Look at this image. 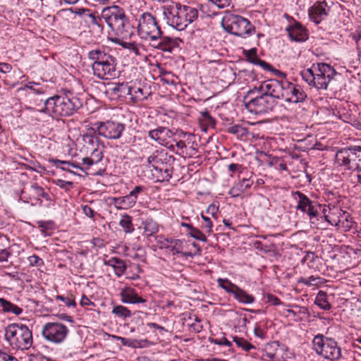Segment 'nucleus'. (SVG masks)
<instances>
[{"instance_id": "f257e3e1", "label": "nucleus", "mask_w": 361, "mask_h": 361, "mask_svg": "<svg viewBox=\"0 0 361 361\" xmlns=\"http://www.w3.org/2000/svg\"><path fill=\"white\" fill-rule=\"evenodd\" d=\"M277 79L268 80L264 89L274 98L287 103H302L307 98L303 88L287 80V75L281 71H276Z\"/></svg>"}, {"instance_id": "f03ea898", "label": "nucleus", "mask_w": 361, "mask_h": 361, "mask_svg": "<svg viewBox=\"0 0 361 361\" xmlns=\"http://www.w3.org/2000/svg\"><path fill=\"white\" fill-rule=\"evenodd\" d=\"M163 15L167 25L178 30H183L197 19L198 11L193 7L176 4L164 6Z\"/></svg>"}, {"instance_id": "7ed1b4c3", "label": "nucleus", "mask_w": 361, "mask_h": 361, "mask_svg": "<svg viewBox=\"0 0 361 361\" xmlns=\"http://www.w3.org/2000/svg\"><path fill=\"white\" fill-rule=\"evenodd\" d=\"M102 18L117 35L130 38L133 33V27L126 15L123 8L113 6L104 8Z\"/></svg>"}, {"instance_id": "20e7f679", "label": "nucleus", "mask_w": 361, "mask_h": 361, "mask_svg": "<svg viewBox=\"0 0 361 361\" xmlns=\"http://www.w3.org/2000/svg\"><path fill=\"white\" fill-rule=\"evenodd\" d=\"M336 75L335 69L325 63L313 64L311 68L301 73L302 79L318 90H326Z\"/></svg>"}, {"instance_id": "39448f33", "label": "nucleus", "mask_w": 361, "mask_h": 361, "mask_svg": "<svg viewBox=\"0 0 361 361\" xmlns=\"http://www.w3.org/2000/svg\"><path fill=\"white\" fill-rule=\"evenodd\" d=\"M80 106L78 98L67 94L49 97L44 102L45 111L53 117L69 116Z\"/></svg>"}, {"instance_id": "423d86ee", "label": "nucleus", "mask_w": 361, "mask_h": 361, "mask_svg": "<svg viewBox=\"0 0 361 361\" xmlns=\"http://www.w3.org/2000/svg\"><path fill=\"white\" fill-rule=\"evenodd\" d=\"M5 339L16 350H27L33 343L32 333L22 324H10L5 328Z\"/></svg>"}, {"instance_id": "0eeeda50", "label": "nucleus", "mask_w": 361, "mask_h": 361, "mask_svg": "<svg viewBox=\"0 0 361 361\" xmlns=\"http://www.w3.org/2000/svg\"><path fill=\"white\" fill-rule=\"evenodd\" d=\"M221 25L228 33L243 38L249 37L255 33V27L251 23L238 15H226L221 20Z\"/></svg>"}, {"instance_id": "6e6552de", "label": "nucleus", "mask_w": 361, "mask_h": 361, "mask_svg": "<svg viewBox=\"0 0 361 361\" xmlns=\"http://www.w3.org/2000/svg\"><path fill=\"white\" fill-rule=\"evenodd\" d=\"M312 348L318 355L330 361H338L342 357L338 343L323 334H319L314 337Z\"/></svg>"}, {"instance_id": "1a4fd4ad", "label": "nucleus", "mask_w": 361, "mask_h": 361, "mask_svg": "<svg viewBox=\"0 0 361 361\" xmlns=\"http://www.w3.org/2000/svg\"><path fill=\"white\" fill-rule=\"evenodd\" d=\"M137 33L142 39L157 42L163 32L152 13L145 12L138 18Z\"/></svg>"}, {"instance_id": "9d476101", "label": "nucleus", "mask_w": 361, "mask_h": 361, "mask_svg": "<svg viewBox=\"0 0 361 361\" xmlns=\"http://www.w3.org/2000/svg\"><path fill=\"white\" fill-rule=\"evenodd\" d=\"M336 163L345 170L361 171V147L355 145L338 150Z\"/></svg>"}, {"instance_id": "9b49d317", "label": "nucleus", "mask_w": 361, "mask_h": 361, "mask_svg": "<svg viewBox=\"0 0 361 361\" xmlns=\"http://www.w3.org/2000/svg\"><path fill=\"white\" fill-rule=\"evenodd\" d=\"M268 80L263 82L259 87L262 94L250 99L245 104L246 109L255 114H263L271 111L276 106L275 99L264 87L267 86Z\"/></svg>"}, {"instance_id": "f8f14e48", "label": "nucleus", "mask_w": 361, "mask_h": 361, "mask_svg": "<svg viewBox=\"0 0 361 361\" xmlns=\"http://www.w3.org/2000/svg\"><path fill=\"white\" fill-rule=\"evenodd\" d=\"M126 125L118 121L108 120L104 122H97L94 124L92 130L98 135L109 140H118L121 138Z\"/></svg>"}, {"instance_id": "ddd939ff", "label": "nucleus", "mask_w": 361, "mask_h": 361, "mask_svg": "<svg viewBox=\"0 0 361 361\" xmlns=\"http://www.w3.org/2000/svg\"><path fill=\"white\" fill-rule=\"evenodd\" d=\"M68 334L67 326L59 322L47 323L42 331V336L47 341L56 344L62 343Z\"/></svg>"}, {"instance_id": "4468645a", "label": "nucleus", "mask_w": 361, "mask_h": 361, "mask_svg": "<svg viewBox=\"0 0 361 361\" xmlns=\"http://www.w3.org/2000/svg\"><path fill=\"white\" fill-rule=\"evenodd\" d=\"M116 60L114 56L105 60L98 66H91L93 75L101 80H110L118 76Z\"/></svg>"}, {"instance_id": "2eb2a0df", "label": "nucleus", "mask_w": 361, "mask_h": 361, "mask_svg": "<svg viewBox=\"0 0 361 361\" xmlns=\"http://www.w3.org/2000/svg\"><path fill=\"white\" fill-rule=\"evenodd\" d=\"M22 198L26 202H31L32 204L42 205L41 198H44L47 202H52L51 195L46 192L43 188L37 183L31 185L29 188L22 190Z\"/></svg>"}, {"instance_id": "dca6fc26", "label": "nucleus", "mask_w": 361, "mask_h": 361, "mask_svg": "<svg viewBox=\"0 0 361 361\" xmlns=\"http://www.w3.org/2000/svg\"><path fill=\"white\" fill-rule=\"evenodd\" d=\"M174 161V157L166 152L164 157V161H161L152 171V175L157 181L169 180L172 177Z\"/></svg>"}, {"instance_id": "f3484780", "label": "nucleus", "mask_w": 361, "mask_h": 361, "mask_svg": "<svg viewBox=\"0 0 361 361\" xmlns=\"http://www.w3.org/2000/svg\"><path fill=\"white\" fill-rule=\"evenodd\" d=\"M295 196L298 197L296 209L304 213H307L310 219L316 217L321 209V204L310 200L307 195L300 191H296Z\"/></svg>"}, {"instance_id": "a211bd4d", "label": "nucleus", "mask_w": 361, "mask_h": 361, "mask_svg": "<svg viewBox=\"0 0 361 361\" xmlns=\"http://www.w3.org/2000/svg\"><path fill=\"white\" fill-rule=\"evenodd\" d=\"M330 11V6L326 1L315 2L308 10L310 18L316 24L324 20Z\"/></svg>"}, {"instance_id": "6ab92c4d", "label": "nucleus", "mask_w": 361, "mask_h": 361, "mask_svg": "<svg viewBox=\"0 0 361 361\" xmlns=\"http://www.w3.org/2000/svg\"><path fill=\"white\" fill-rule=\"evenodd\" d=\"M173 135V132L165 127H158L148 132V135L152 140L167 147H173V145L169 146V139L171 138Z\"/></svg>"}, {"instance_id": "aec40b11", "label": "nucleus", "mask_w": 361, "mask_h": 361, "mask_svg": "<svg viewBox=\"0 0 361 361\" xmlns=\"http://www.w3.org/2000/svg\"><path fill=\"white\" fill-rule=\"evenodd\" d=\"M286 30L292 41L302 42L308 39L307 30L298 22H294L293 25L288 26Z\"/></svg>"}, {"instance_id": "412c9836", "label": "nucleus", "mask_w": 361, "mask_h": 361, "mask_svg": "<svg viewBox=\"0 0 361 361\" xmlns=\"http://www.w3.org/2000/svg\"><path fill=\"white\" fill-rule=\"evenodd\" d=\"M159 42L157 44H154V47L157 49L161 50L165 52H172V51L178 47L180 44L183 41L178 38H173L167 36H161Z\"/></svg>"}, {"instance_id": "4be33fe9", "label": "nucleus", "mask_w": 361, "mask_h": 361, "mask_svg": "<svg viewBox=\"0 0 361 361\" xmlns=\"http://www.w3.org/2000/svg\"><path fill=\"white\" fill-rule=\"evenodd\" d=\"M119 295L123 303L138 304L145 303L147 301L139 296L137 291L130 286H126L121 289Z\"/></svg>"}, {"instance_id": "5701e85b", "label": "nucleus", "mask_w": 361, "mask_h": 361, "mask_svg": "<svg viewBox=\"0 0 361 361\" xmlns=\"http://www.w3.org/2000/svg\"><path fill=\"white\" fill-rule=\"evenodd\" d=\"M112 56L104 47L93 49L87 53L88 59L92 61L91 66H98Z\"/></svg>"}, {"instance_id": "b1692460", "label": "nucleus", "mask_w": 361, "mask_h": 361, "mask_svg": "<svg viewBox=\"0 0 361 361\" xmlns=\"http://www.w3.org/2000/svg\"><path fill=\"white\" fill-rule=\"evenodd\" d=\"M141 228L143 229L142 235L148 240L159 232V225L152 219H147L142 221Z\"/></svg>"}, {"instance_id": "393cba45", "label": "nucleus", "mask_w": 361, "mask_h": 361, "mask_svg": "<svg viewBox=\"0 0 361 361\" xmlns=\"http://www.w3.org/2000/svg\"><path fill=\"white\" fill-rule=\"evenodd\" d=\"M343 212V210L340 207L335 206L330 207L329 206L326 207L324 205L322 209L326 221L331 226H335Z\"/></svg>"}, {"instance_id": "a878e982", "label": "nucleus", "mask_w": 361, "mask_h": 361, "mask_svg": "<svg viewBox=\"0 0 361 361\" xmlns=\"http://www.w3.org/2000/svg\"><path fill=\"white\" fill-rule=\"evenodd\" d=\"M147 98V92H144L140 83L129 82V99L134 102L142 101Z\"/></svg>"}, {"instance_id": "bb28decb", "label": "nucleus", "mask_w": 361, "mask_h": 361, "mask_svg": "<svg viewBox=\"0 0 361 361\" xmlns=\"http://www.w3.org/2000/svg\"><path fill=\"white\" fill-rule=\"evenodd\" d=\"M164 149L155 150L146 159V166L152 172L153 170L157 167L161 161H164V157L166 154Z\"/></svg>"}, {"instance_id": "cd10ccee", "label": "nucleus", "mask_w": 361, "mask_h": 361, "mask_svg": "<svg viewBox=\"0 0 361 361\" xmlns=\"http://www.w3.org/2000/svg\"><path fill=\"white\" fill-rule=\"evenodd\" d=\"M104 264L112 267L117 276H121L127 268L126 262L123 259L115 257L104 260Z\"/></svg>"}, {"instance_id": "c85d7f7f", "label": "nucleus", "mask_w": 361, "mask_h": 361, "mask_svg": "<svg viewBox=\"0 0 361 361\" xmlns=\"http://www.w3.org/2000/svg\"><path fill=\"white\" fill-rule=\"evenodd\" d=\"M112 203L118 209H128L134 207L136 203L135 197H133L130 194L118 197H114Z\"/></svg>"}, {"instance_id": "c756f323", "label": "nucleus", "mask_w": 361, "mask_h": 361, "mask_svg": "<svg viewBox=\"0 0 361 361\" xmlns=\"http://www.w3.org/2000/svg\"><path fill=\"white\" fill-rule=\"evenodd\" d=\"M261 357L264 361H279V349L273 343L267 344L264 346Z\"/></svg>"}, {"instance_id": "7c9ffc66", "label": "nucleus", "mask_w": 361, "mask_h": 361, "mask_svg": "<svg viewBox=\"0 0 361 361\" xmlns=\"http://www.w3.org/2000/svg\"><path fill=\"white\" fill-rule=\"evenodd\" d=\"M353 223L354 222L350 214L348 212L343 211L341 213L339 219L337 220L335 226L343 231H348L352 228Z\"/></svg>"}, {"instance_id": "2f4dec72", "label": "nucleus", "mask_w": 361, "mask_h": 361, "mask_svg": "<svg viewBox=\"0 0 361 361\" xmlns=\"http://www.w3.org/2000/svg\"><path fill=\"white\" fill-rule=\"evenodd\" d=\"M111 91L115 97L122 99H126L129 97V82L116 83Z\"/></svg>"}, {"instance_id": "473e14b6", "label": "nucleus", "mask_w": 361, "mask_h": 361, "mask_svg": "<svg viewBox=\"0 0 361 361\" xmlns=\"http://www.w3.org/2000/svg\"><path fill=\"white\" fill-rule=\"evenodd\" d=\"M234 298L240 303L251 304L255 301V297L248 294L239 286L235 287V290L233 293Z\"/></svg>"}, {"instance_id": "72a5a7b5", "label": "nucleus", "mask_w": 361, "mask_h": 361, "mask_svg": "<svg viewBox=\"0 0 361 361\" xmlns=\"http://www.w3.org/2000/svg\"><path fill=\"white\" fill-rule=\"evenodd\" d=\"M82 142L84 143V147L90 149V151L94 148L103 145L98 137L91 133L84 134L82 135Z\"/></svg>"}, {"instance_id": "f704fd0d", "label": "nucleus", "mask_w": 361, "mask_h": 361, "mask_svg": "<svg viewBox=\"0 0 361 361\" xmlns=\"http://www.w3.org/2000/svg\"><path fill=\"white\" fill-rule=\"evenodd\" d=\"M0 305L4 312H10L16 315H20L23 312L22 308L4 298H0Z\"/></svg>"}, {"instance_id": "c9c22d12", "label": "nucleus", "mask_w": 361, "mask_h": 361, "mask_svg": "<svg viewBox=\"0 0 361 361\" xmlns=\"http://www.w3.org/2000/svg\"><path fill=\"white\" fill-rule=\"evenodd\" d=\"M227 132L235 135L238 139L240 140L245 139L248 134L247 129L241 125H233L230 126L228 128Z\"/></svg>"}, {"instance_id": "e433bc0d", "label": "nucleus", "mask_w": 361, "mask_h": 361, "mask_svg": "<svg viewBox=\"0 0 361 361\" xmlns=\"http://www.w3.org/2000/svg\"><path fill=\"white\" fill-rule=\"evenodd\" d=\"M169 249L172 252L173 255L180 254L184 257L192 256V255L190 252H183V243L180 240L173 239V241L171 244V247Z\"/></svg>"}, {"instance_id": "4c0bfd02", "label": "nucleus", "mask_w": 361, "mask_h": 361, "mask_svg": "<svg viewBox=\"0 0 361 361\" xmlns=\"http://www.w3.org/2000/svg\"><path fill=\"white\" fill-rule=\"evenodd\" d=\"M119 225L126 233H132L135 230L132 222V217L128 214L122 216L119 221Z\"/></svg>"}, {"instance_id": "58836bf2", "label": "nucleus", "mask_w": 361, "mask_h": 361, "mask_svg": "<svg viewBox=\"0 0 361 361\" xmlns=\"http://www.w3.org/2000/svg\"><path fill=\"white\" fill-rule=\"evenodd\" d=\"M249 59L252 63L259 66L265 71L272 72L276 76V71H280L279 70H276L274 68H273L269 63L258 58L255 54L253 56V57L250 56Z\"/></svg>"}, {"instance_id": "ea45409f", "label": "nucleus", "mask_w": 361, "mask_h": 361, "mask_svg": "<svg viewBox=\"0 0 361 361\" xmlns=\"http://www.w3.org/2000/svg\"><path fill=\"white\" fill-rule=\"evenodd\" d=\"M218 286L224 289L227 293L233 295V292L235 290V287H238L237 285L233 283L227 279H221L219 278L217 280Z\"/></svg>"}, {"instance_id": "a19ab883", "label": "nucleus", "mask_w": 361, "mask_h": 361, "mask_svg": "<svg viewBox=\"0 0 361 361\" xmlns=\"http://www.w3.org/2000/svg\"><path fill=\"white\" fill-rule=\"evenodd\" d=\"M315 304L324 310L331 309V305L326 300V294L325 292L320 290L315 299Z\"/></svg>"}, {"instance_id": "79ce46f5", "label": "nucleus", "mask_w": 361, "mask_h": 361, "mask_svg": "<svg viewBox=\"0 0 361 361\" xmlns=\"http://www.w3.org/2000/svg\"><path fill=\"white\" fill-rule=\"evenodd\" d=\"M233 342L235 343L236 345L238 348H242V350L248 352L252 349H255V346H254L252 344L249 343L247 340H245L243 338H240L238 336H233Z\"/></svg>"}, {"instance_id": "37998d69", "label": "nucleus", "mask_w": 361, "mask_h": 361, "mask_svg": "<svg viewBox=\"0 0 361 361\" xmlns=\"http://www.w3.org/2000/svg\"><path fill=\"white\" fill-rule=\"evenodd\" d=\"M113 340L120 341L122 345L124 346L131 348L142 347L141 345V341H139L136 339H128L121 336H113Z\"/></svg>"}, {"instance_id": "c03bdc74", "label": "nucleus", "mask_w": 361, "mask_h": 361, "mask_svg": "<svg viewBox=\"0 0 361 361\" xmlns=\"http://www.w3.org/2000/svg\"><path fill=\"white\" fill-rule=\"evenodd\" d=\"M112 313L123 319H126L131 316L130 311L127 307L122 305L115 306L112 310Z\"/></svg>"}, {"instance_id": "a18cd8bd", "label": "nucleus", "mask_w": 361, "mask_h": 361, "mask_svg": "<svg viewBox=\"0 0 361 361\" xmlns=\"http://www.w3.org/2000/svg\"><path fill=\"white\" fill-rule=\"evenodd\" d=\"M90 23L92 25V28L96 30L98 32H102L103 25L102 24V18L95 16L94 13L89 14Z\"/></svg>"}, {"instance_id": "49530a36", "label": "nucleus", "mask_w": 361, "mask_h": 361, "mask_svg": "<svg viewBox=\"0 0 361 361\" xmlns=\"http://www.w3.org/2000/svg\"><path fill=\"white\" fill-rule=\"evenodd\" d=\"M159 77L161 80L167 85H173L176 83L173 75L169 71L159 69Z\"/></svg>"}, {"instance_id": "de8ad7c7", "label": "nucleus", "mask_w": 361, "mask_h": 361, "mask_svg": "<svg viewBox=\"0 0 361 361\" xmlns=\"http://www.w3.org/2000/svg\"><path fill=\"white\" fill-rule=\"evenodd\" d=\"M322 278L315 277L314 276H311L307 278L301 277L298 280L299 283H303L307 286H317L321 283Z\"/></svg>"}, {"instance_id": "09e8293b", "label": "nucleus", "mask_w": 361, "mask_h": 361, "mask_svg": "<svg viewBox=\"0 0 361 361\" xmlns=\"http://www.w3.org/2000/svg\"><path fill=\"white\" fill-rule=\"evenodd\" d=\"M103 148L104 145L100 147H97L90 150L91 158L93 159L94 164H97L103 158Z\"/></svg>"}, {"instance_id": "8fccbe9b", "label": "nucleus", "mask_w": 361, "mask_h": 361, "mask_svg": "<svg viewBox=\"0 0 361 361\" xmlns=\"http://www.w3.org/2000/svg\"><path fill=\"white\" fill-rule=\"evenodd\" d=\"M51 162H53L56 167H60L63 170H68V169L65 167L60 166L61 164L66 165L68 166H72L73 168L78 169H80L81 171H84V168L80 166L78 164H76L75 162H71V161H61L59 159H53V160H51Z\"/></svg>"}, {"instance_id": "3c124183", "label": "nucleus", "mask_w": 361, "mask_h": 361, "mask_svg": "<svg viewBox=\"0 0 361 361\" xmlns=\"http://www.w3.org/2000/svg\"><path fill=\"white\" fill-rule=\"evenodd\" d=\"M147 188L144 185H136L130 192V195L135 197V200L137 202L140 195H147Z\"/></svg>"}, {"instance_id": "603ef678", "label": "nucleus", "mask_w": 361, "mask_h": 361, "mask_svg": "<svg viewBox=\"0 0 361 361\" xmlns=\"http://www.w3.org/2000/svg\"><path fill=\"white\" fill-rule=\"evenodd\" d=\"M155 239L160 249H169L173 238H164L162 236H156Z\"/></svg>"}, {"instance_id": "864d4df0", "label": "nucleus", "mask_w": 361, "mask_h": 361, "mask_svg": "<svg viewBox=\"0 0 361 361\" xmlns=\"http://www.w3.org/2000/svg\"><path fill=\"white\" fill-rule=\"evenodd\" d=\"M188 234L196 240L207 242V237L205 235L197 228L194 227L191 231H188Z\"/></svg>"}, {"instance_id": "5fc2aeb1", "label": "nucleus", "mask_w": 361, "mask_h": 361, "mask_svg": "<svg viewBox=\"0 0 361 361\" xmlns=\"http://www.w3.org/2000/svg\"><path fill=\"white\" fill-rule=\"evenodd\" d=\"M29 265L31 267H41L44 264V260L36 255L27 257Z\"/></svg>"}, {"instance_id": "6e6d98bb", "label": "nucleus", "mask_w": 361, "mask_h": 361, "mask_svg": "<svg viewBox=\"0 0 361 361\" xmlns=\"http://www.w3.org/2000/svg\"><path fill=\"white\" fill-rule=\"evenodd\" d=\"M235 184L240 189L242 192L244 193L252 186L253 180L250 178H243Z\"/></svg>"}, {"instance_id": "4d7b16f0", "label": "nucleus", "mask_w": 361, "mask_h": 361, "mask_svg": "<svg viewBox=\"0 0 361 361\" xmlns=\"http://www.w3.org/2000/svg\"><path fill=\"white\" fill-rule=\"evenodd\" d=\"M209 341L212 343H215L220 345H224L227 346H231L232 345L231 342L229 341L226 337H223L221 339H216L209 337Z\"/></svg>"}, {"instance_id": "13d9d810", "label": "nucleus", "mask_w": 361, "mask_h": 361, "mask_svg": "<svg viewBox=\"0 0 361 361\" xmlns=\"http://www.w3.org/2000/svg\"><path fill=\"white\" fill-rule=\"evenodd\" d=\"M56 300L63 301L67 307H75L76 303L75 300L68 297H64L63 295H57Z\"/></svg>"}, {"instance_id": "bf43d9fd", "label": "nucleus", "mask_w": 361, "mask_h": 361, "mask_svg": "<svg viewBox=\"0 0 361 361\" xmlns=\"http://www.w3.org/2000/svg\"><path fill=\"white\" fill-rule=\"evenodd\" d=\"M202 219L204 221L205 224L203 226V228L207 229V232L210 233L212 231L213 224L210 219V218L204 216L203 214H201Z\"/></svg>"}, {"instance_id": "052dcab7", "label": "nucleus", "mask_w": 361, "mask_h": 361, "mask_svg": "<svg viewBox=\"0 0 361 361\" xmlns=\"http://www.w3.org/2000/svg\"><path fill=\"white\" fill-rule=\"evenodd\" d=\"M11 255V252L8 251L7 247L0 249V262H6Z\"/></svg>"}, {"instance_id": "680f3d73", "label": "nucleus", "mask_w": 361, "mask_h": 361, "mask_svg": "<svg viewBox=\"0 0 361 361\" xmlns=\"http://www.w3.org/2000/svg\"><path fill=\"white\" fill-rule=\"evenodd\" d=\"M219 8L227 7L231 4V0H209Z\"/></svg>"}, {"instance_id": "e2e57ef3", "label": "nucleus", "mask_w": 361, "mask_h": 361, "mask_svg": "<svg viewBox=\"0 0 361 361\" xmlns=\"http://www.w3.org/2000/svg\"><path fill=\"white\" fill-rule=\"evenodd\" d=\"M29 361H54V360H52L50 358L45 357L41 354H37V355H32L29 358Z\"/></svg>"}, {"instance_id": "0e129e2a", "label": "nucleus", "mask_w": 361, "mask_h": 361, "mask_svg": "<svg viewBox=\"0 0 361 361\" xmlns=\"http://www.w3.org/2000/svg\"><path fill=\"white\" fill-rule=\"evenodd\" d=\"M83 213L89 218L93 219L95 214L94 211L88 205L82 206Z\"/></svg>"}, {"instance_id": "69168bd1", "label": "nucleus", "mask_w": 361, "mask_h": 361, "mask_svg": "<svg viewBox=\"0 0 361 361\" xmlns=\"http://www.w3.org/2000/svg\"><path fill=\"white\" fill-rule=\"evenodd\" d=\"M228 193L233 197H239L243 194L240 189L235 184L229 190Z\"/></svg>"}, {"instance_id": "338daca9", "label": "nucleus", "mask_w": 361, "mask_h": 361, "mask_svg": "<svg viewBox=\"0 0 361 361\" xmlns=\"http://www.w3.org/2000/svg\"><path fill=\"white\" fill-rule=\"evenodd\" d=\"M219 211V207L214 204H211L208 206L206 212L208 214H211L212 216H215Z\"/></svg>"}, {"instance_id": "774afa93", "label": "nucleus", "mask_w": 361, "mask_h": 361, "mask_svg": "<svg viewBox=\"0 0 361 361\" xmlns=\"http://www.w3.org/2000/svg\"><path fill=\"white\" fill-rule=\"evenodd\" d=\"M80 304L81 306H94V304L85 295H83L80 299Z\"/></svg>"}]
</instances>
